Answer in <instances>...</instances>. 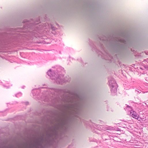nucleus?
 <instances>
[{
    "label": "nucleus",
    "mask_w": 148,
    "mask_h": 148,
    "mask_svg": "<svg viewBox=\"0 0 148 148\" xmlns=\"http://www.w3.org/2000/svg\"><path fill=\"white\" fill-rule=\"evenodd\" d=\"M62 100L67 103L64 106L66 112V115L65 116L58 118L56 120L52 130L53 132H56L58 129L65 128L68 121L79 114L82 106V98L77 93H67Z\"/></svg>",
    "instance_id": "obj_1"
},
{
    "label": "nucleus",
    "mask_w": 148,
    "mask_h": 148,
    "mask_svg": "<svg viewBox=\"0 0 148 148\" xmlns=\"http://www.w3.org/2000/svg\"><path fill=\"white\" fill-rule=\"evenodd\" d=\"M109 86L111 87V91L112 93H115L116 92L117 85L113 78H111L109 81Z\"/></svg>",
    "instance_id": "obj_2"
},
{
    "label": "nucleus",
    "mask_w": 148,
    "mask_h": 148,
    "mask_svg": "<svg viewBox=\"0 0 148 148\" xmlns=\"http://www.w3.org/2000/svg\"><path fill=\"white\" fill-rule=\"evenodd\" d=\"M42 139H36L30 144L29 148H40L41 146V141Z\"/></svg>",
    "instance_id": "obj_3"
},
{
    "label": "nucleus",
    "mask_w": 148,
    "mask_h": 148,
    "mask_svg": "<svg viewBox=\"0 0 148 148\" xmlns=\"http://www.w3.org/2000/svg\"><path fill=\"white\" fill-rule=\"evenodd\" d=\"M130 114L132 117L135 119H136L137 117L138 116L136 112L132 110L130 112Z\"/></svg>",
    "instance_id": "obj_4"
},
{
    "label": "nucleus",
    "mask_w": 148,
    "mask_h": 148,
    "mask_svg": "<svg viewBox=\"0 0 148 148\" xmlns=\"http://www.w3.org/2000/svg\"><path fill=\"white\" fill-rule=\"evenodd\" d=\"M52 73H53L51 71V70H49L47 72V73L48 75L50 76V77H51V76H53L52 74ZM55 76V74H54V75H53V77H53L52 78V79H56V78H55V77L56 78V77Z\"/></svg>",
    "instance_id": "obj_5"
},
{
    "label": "nucleus",
    "mask_w": 148,
    "mask_h": 148,
    "mask_svg": "<svg viewBox=\"0 0 148 148\" xmlns=\"http://www.w3.org/2000/svg\"><path fill=\"white\" fill-rule=\"evenodd\" d=\"M118 41L121 42H123L124 43H125L126 42V41L125 40H124V39L123 38H120L118 39Z\"/></svg>",
    "instance_id": "obj_6"
},
{
    "label": "nucleus",
    "mask_w": 148,
    "mask_h": 148,
    "mask_svg": "<svg viewBox=\"0 0 148 148\" xmlns=\"http://www.w3.org/2000/svg\"><path fill=\"white\" fill-rule=\"evenodd\" d=\"M113 129V128L111 127H108L105 128V129L107 130H110Z\"/></svg>",
    "instance_id": "obj_7"
},
{
    "label": "nucleus",
    "mask_w": 148,
    "mask_h": 148,
    "mask_svg": "<svg viewBox=\"0 0 148 148\" xmlns=\"http://www.w3.org/2000/svg\"><path fill=\"white\" fill-rule=\"evenodd\" d=\"M137 120H138L139 121H140L141 118L140 117H139L138 116H137V117L136 119Z\"/></svg>",
    "instance_id": "obj_8"
},
{
    "label": "nucleus",
    "mask_w": 148,
    "mask_h": 148,
    "mask_svg": "<svg viewBox=\"0 0 148 148\" xmlns=\"http://www.w3.org/2000/svg\"><path fill=\"white\" fill-rule=\"evenodd\" d=\"M51 28L52 29H53V30L54 29V28L52 25H51Z\"/></svg>",
    "instance_id": "obj_9"
},
{
    "label": "nucleus",
    "mask_w": 148,
    "mask_h": 148,
    "mask_svg": "<svg viewBox=\"0 0 148 148\" xmlns=\"http://www.w3.org/2000/svg\"><path fill=\"white\" fill-rule=\"evenodd\" d=\"M58 79H59V78H56V80H57V81H57H57H58Z\"/></svg>",
    "instance_id": "obj_10"
},
{
    "label": "nucleus",
    "mask_w": 148,
    "mask_h": 148,
    "mask_svg": "<svg viewBox=\"0 0 148 148\" xmlns=\"http://www.w3.org/2000/svg\"><path fill=\"white\" fill-rule=\"evenodd\" d=\"M69 80H70V79H68V80H66V81H69Z\"/></svg>",
    "instance_id": "obj_11"
},
{
    "label": "nucleus",
    "mask_w": 148,
    "mask_h": 148,
    "mask_svg": "<svg viewBox=\"0 0 148 148\" xmlns=\"http://www.w3.org/2000/svg\"><path fill=\"white\" fill-rule=\"evenodd\" d=\"M127 107H130V106H127Z\"/></svg>",
    "instance_id": "obj_12"
}]
</instances>
